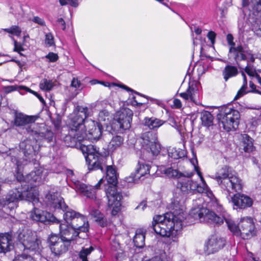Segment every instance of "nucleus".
<instances>
[{"label":"nucleus","instance_id":"obj_1","mask_svg":"<svg viewBox=\"0 0 261 261\" xmlns=\"http://www.w3.org/2000/svg\"><path fill=\"white\" fill-rule=\"evenodd\" d=\"M88 108L77 106L69 116L68 135L64 138L66 146L79 148L85 154L90 169L102 170L103 154L100 149L91 144L83 143L86 140H98L102 134L103 124L92 120L85 121Z\"/></svg>","mask_w":261,"mask_h":261},{"label":"nucleus","instance_id":"obj_2","mask_svg":"<svg viewBox=\"0 0 261 261\" xmlns=\"http://www.w3.org/2000/svg\"><path fill=\"white\" fill-rule=\"evenodd\" d=\"M201 199L196 200L195 206L189 213V216L200 222L208 223L211 224H221L225 220L229 229L237 236H241L243 239H248L255 234V225L251 217H246L241 218L237 225L232 220L231 217L224 212L222 217L217 216L213 212L201 206Z\"/></svg>","mask_w":261,"mask_h":261},{"label":"nucleus","instance_id":"obj_3","mask_svg":"<svg viewBox=\"0 0 261 261\" xmlns=\"http://www.w3.org/2000/svg\"><path fill=\"white\" fill-rule=\"evenodd\" d=\"M183 204V200L174 199L171 204V213L153 217L152 226L156 234L168 237L173 242L178 241L186 216Z\"/></svg>","mask_w":261,"mask_h":261},{"label":"nucleus","instance_id":"obj_4","mask_svg":"<svg viewBox=\"0 0 261 261\" xmlns=\"http://www.w3.org/2000/svg\"><path fill=\"white\" fill-rule=\"evenodd\" d=\"M48 204L55 209H61L65 212L64 219L65 222L60 223L62 233L68 238L75 240L81 232H87L89 229V223L87 218L75 211L70 209L66 205L63 199L58 196L57 194H48L46 195Z\"/></svg>","mask_w":261,"mask_h":261},{"label":"nucleus","instance_id":"obj_5","mask_svg":"<svg viewBox=\"0 0 261 261\" xmlns=\"http://www.w3.org/2000/svg\"><path fill=\"white\" fill-rule=\"evenodd\" d=\"M191 162L193 165L194 170L197 172L201 181V184L199 185L196 181L188 179H182L178 181L177 187L180 189L181 191L185 194L193 193L195 192L203 193L207 197V201L208 205L216 209L218 212H221V205L218 203L217 199L214 195L212 191L206 185L202 173L199 170L198 166L196 165L197 160L196 159L191 160Z\"/></svg>","mask_w":261,"mask_h":261},{"label":"nucleus","instance_id":"obj_6","mask_svg":"<svg viewBox=\"0 0 261 261\" xmlns=\"http://www.w3.org/2000/svg\"><path fill=\"white\" fill-rule=\"evenodd\" d=\"M226 38L228 44L230 46L228 54L229 58L233 59L237 62L239 68L241 69H243V68L241 66L240 62L245 61L247 63V66L241 72L243 82H247V80L245 73H247L251 77H256L258 82H261V78L256 73L255 68L251 65L255 59L254 55L252 53L251 50L244 49L241 45L236 47L233 42V37L231 34H228Z\"/></svg>","mask_w":261,"mask_h":261},{"label":"nucleus","instance_id":"obj_7","mask_svg":"<svg viewBox=\"0 0 261 261\" xmlns=\"http://www.w3.org/2000/svg\"><path fill=\"white\" fill-rule=\"evenodd\" d=\"M105 156L102 162V170L100 169L101 172L104 171V168L106 167V178L108 182L110 184L106 190V194L108 199V204L110 208H112L111 214L113 216L116 215L120 211L121 205V200L122 195L117 190L116 184L117 178L115 169L111 166H106L104 163ZM90 170V169L88 168ZM97 169L96 170H98ZM91 169H90L91 170Z\"/></svg>","mask_w":261,"mask_h":261},{"label":"nucleus","instance_id":"obj_8","mask_svg":"<svg viewBox=\"0 0 261 261\" xmlns=\"http://www.w3.org/2000/svg\"><path fill=\"white\" fill-rule=\"evenodd\" d=\"M47 135L48 137L46 138L45 137H44L43 133H40V135L38 134L36 135L37 137L34 139H27L20 143L19 148L23 152L25 159H18V157L13 155L12 156L11 158L12 162L14 163L17 166L18 174L17 178L18 180H21L20 178L18 179L19 176H22L23 177L22 174H20L21 167L23 165H27L28 162H34V161L36 160L35 156L36 155L37 149L38 148L37 141L39 139V137H43L44 139L47 140V142H49L52 140V133L48 132Z\"/></svg>","mask_w":261,"mask_h":261},{"label":"nucleus","instance_id":"obj_9","mask_svg":"<svg viewBox=\"0 0 261 261\" xmlns=\"http://www.w3.org/2000/svg\"><path fill=\"white\" fill-rule=\"evenodd\" d=\"M215 179L220 187L229 194L242 190L243 182L232 168L224 165L215 174Z\"/></svg>","mask_w":261,"mask_h":261},{"label":"nucleus","instance_id":"obj_10","mask_svg":"<svg viewBox=\"0 0 261 261\" xmlns=\"http://www.w3.org/2000/svg\"><path fill=\"white\" fill-rule=\"evenodd\" d=\"M17 239L20 243V248L24 251L39 252L42 248L41 241L35 231L27 227L19 228Z\"/></svg>","mask_w":261,"mask_h":261},{"label":"nucleus","instance_id":"obj_11","mask_svg":"<svg viewBox=\"0 0 261 261\" xmlns=\"http://www.w3.org/2000/svg\"><path fill=\"white\" fill-rule=\"evenodd\" d=\"M60 238L57 235L50 234L48 238L47 242L51 252L56 256H60L66 253L72 241L74 240L68 238L62 233V229L59 227Z\"/></svg>","mask_w":261,"mask_h":261},{"label":"nucleus","instance_id":"obj_12","mask_svg":"<svg viewBox=\"0 0 261 261\" xmlns=\"http://www.w3.org/2000/svg\"><path fill=\"white\" fill-rule=\"evenodd\" d=\"M240 118L239 112L229 107L225 108L218 116L219 126L227 132L238 128Z\"/></svg>","mask_w":261,"mask_h":261},{"label":"nucleus","instance_id":"obj_13","mask_svg":"<svg viewBox=\"0 0 261 261\" xmlns=\"http://www.w3.org/2000/svg\"><path fill=\"white\" fill-rule=\"evenodd\" d=\"M103 181V179H100L98 183L94 186L86 185L79 181H76L73 184V188L77 192L80 193L83 196L93 200L95 204L99 206L101 203V200L96 196V190L100 188Z\"/></svg>","mask_w":261,"mask_h":261},{"label":"nucleus","instance_id":"obj_14","mask_svg":"<svg viewBox=\"0 0 261 261\" xmlns=\"http://www.w3.org/2000/svg\"><path fill=\"white\" fill-rule=\"evenodd\" d=\"M35 118L32 116H27L22 113L16 114L14 124L17 126L25 128L28 133L34 136L40 133L37 130L38 125L35 123Z\"/></svg>","mask_w":261,"mask_h":261},{"label":"nucleus","instance_id":"obj_15","mask_svg":"<svg viewBox=\"0 0 261 261\" xmlns=\"http://www.w3.org/2000/svg\"><path fill=\"white\" fill-rule=\"evenodd\" d=\"M142 146L144 150L152 156L159 154L161 150V145L155 136L153 137L152 134L148 133L143 137Z\"/></svg>","mask_w":261,"mask_h":261},{"label":"nucleus","instance_id":"obj_16","mask_svg":"<svg viewBox=\"0 0 261 261\" xmlns=\"http://www.w3.org/2000/svg\"><path fill=\"white\" fill-rule=\"evenodd\" d=\"M29 217L33 221L43 223H55L59 224L60 223V220L52 214L37 208H34L30 212Z\"/></svg>","mask_w":261,"mask_h":261},{"label":"nucleus","instance_id":"obj_17","mask_svg":"<svg viewBox=\"0 0 261 261\" xmlns=\"http://www.w3.org/2000/svg\"><path fill=\"white\" fill-rule=\"evenodd\" d=\"M133 116V111L126 108H123L116 113L115 119L119 124L120 129L126 130L130 127Z\"/></svg>","mask_w":261,"mask_h":261},{"label":"nucleus","instance_id":"obj_18","mask_svg":"<svg viewBox=\"0 0 261 261\" xmlns=\"http://www.w3.org/2000/svg\"><path fill=\"white\" fill-rule=\"evenodd\" d=\"M225 244V240L218 236H212L205 243L204 246V252L208 255L218 251Z\"/></svg>","mask_w":261,"mask_h":261},{"label":"nucleus","instance_id":"obj_19","mask_svg":"<svg viewBox=\"0 0 261 261\" xmlns=\"http://www.w3.org/2000/svg\"><path fill=\"white\" fill-rule=\"evenodd\" d=\"M151 166L149 164H146L143 162H139L136 167L135 173L126 178L127 182H137L139 180H142L143 177L149 175Z\"/></svg>","mask_w":261,"mask_h":261},{"label":"nucleus","instance_id":"obj_20","mask_svg":"<svg viewBox=\"0 0 261 261\" xmlns=\"http://www.w3.org/2000/svg\"><path fill=\"white\" fill-rule=\"evenodd\" d=\"M231 200L236 209H245L251 207L253 204V200L250 197L241 193L234 194Z\"/></svg>","mask_w":261,"mask_h":261},{"label":"nucleus","instance_id":"obj_21","mask_svg":"<svg viewBox=\"0 0 261 261\" xmlns=\"http://www.w3.org/2000/svg\"><path fill=\"white\" fill-rule=\"evenodd\" d=\"M120 87L125 88L127 90H129L133 92L135 94L138 95V97H137L135 95H133L132 98L133 99V101L132 102V103L134 105H136L137 106H143L144 105L146 104L148 100L153 101L159 105L162 103L160 101H159L157 99L142 94L137 91H135L124 85L120 86Z\"/></svg>","mask_w":261,"mask_h":261},{"label":"nucleus","instance_id":"obj_22","mask_svg":"<svg viewBox=\"0 0 261 261\" xmlns=\"http://www.w3.org/2000/svg\"><path fill=\"white\" fill-rule=\"evenodd\" d=\"M257 83L258 85H255L253 83H249L248 87L247 83H245L238 91L234 99L237 100L249 92H255L261 94V83Z\"/></svg>","mask_w":261,"mask_h":261},{"label":"nucleus","instance_id":"obj_23","mask_svg":"<svg viewBox=\"0 0 261 261\" xmlns=\"http://www.w3.org/2000/svg\"><path fill=\"white\" fill-rule=\"evenodd\" d=\"M160 170L168 178H178L182 176L190 177L194 175L193 172L181 173L172 167L165 168L163 167H161Z\"/></svg>","mask_w":261,"mask_h":261},{"label":"nucleus","instance_id":"obj_24","mask_svg":"<svg viewBox=\"0 0 261 261\" xmlns=\"http://www.w3.org/2000/svg\"><path fill=\"white\" fill-rule=\"evenodd\" d=\"M184 83L186 84V86H187L188 88L186 92L179 93V96L185 100H190L194 102V95L195 93H196L197 90L193 87L194 83H182L180 89L182 88Z\"/></svg>","mask_w":261,"mask_h":261},{"label":"nucleus","instance_id":"obj_25","mask_svg":"<svg viewBox=\"0 0 261 261\" xmlns=\"http://www.w3.org/2000/svg\"><path fill=\"white\" fill-rule=\"evenodd\" d=\"M90 214L100 226L105 227L107 226V220L98 210L91 207L90 208Z\"/></svg>","mask_w":261,"mask_h":261},{"label":"nucleus","instance_id":"obj_26","mask_svg":"<svg viewBox=\"0 0 261 261\" xmlns=\"http://www.w3.org/2000/svg\"><path fill=\"white\" fill-rule=\"evenodd\" d=\"M164 122V121L155 117H145L143 120V124L149 129H153L160 127Z\"/></svg>","mask_w":261,"mask_h":261},{"label":"nucleus","instance_id":"obj_27","mask_svg":"<svg viewBox=\"0 0 261 261\" xmlns=\"http://www.w3.org/2000/svg\"><path fill=\"white\" fill-rule=\"evenodd\" d=\"M8 234L0 233V253H6L13 247Z\"/></svg>","mask_w":261,"mask_h":261},{"label":"nucleus","instance_id":"obj_28","mask_svg":"<svg viewBox=\"0 0 261 261\" xmlns=\"http://www.w3.org/2000/svg\"><path fill=\"white\" fill-rule=\"evenodd\" d=\"M168 156L170 158L177 160L184 158L187 155V151L185 149L170 148L168 150Z\"/></svg>","mask_w":261,"mask_h":261},{"label":"nucleus","instance_id":"obj_29","mask_svg":"<svg viewBox=\"0 0 261 261\" xmlns=\"http://www.w3.org/2000/svg\"><path fill=\"white\" fill-rule=\"evenodd\" d=\"M238 73V70L236 66L226 65L222 72V74L225 81H227L231 77L236 76Z\"/></svg>","mask_w":261,"mask_h":261},{"label":"nucleus","instance_id":"obj_30","mask_svg":"<svg viewBox=\"0 0 261 261\" xmlns=\"http://www.w3.org/2000/svg\"><path fill=\"white\" fill-rule=\"evenodd\" d=\"M133 241L135 245L138 248H142L145 245V233L142 229H137Z\"/></svg>","mask_w":261,"mask_h":261},{"label":"nucleus","instance_id":"obj_31","mask_svg":"<svg viewBox=\"0 0 261 261\" xmlns=\"http://www.w3.org/2000/svg\"><path fill=\"white\" fill-rule=\"evenodd\" d=\"M123 141V138L120 136L116 135L113 136L108 145L109 149L111 151L117 149L122 145Z\"/></svg>","mask_w":261,"mask_h":261},{"label":"nucleus","instance_id":"obj_32","mask_svg":"<svg viewBox=\"0 0 261 261\" xmlns=\"http://www.w3.org/2000/svg\"><path fill=\"white\" fill-rule=\"evenodd\" d=\"M242 143L243 149L245 152H250L253 149V143L252 139L247 134H243L241 136Z\"/></svg>","mask_w":261,"mask_h":261},{"label":"nucleus","instance_id":"obj_33","mask_svg":"<svg viewBox=\"0 0 261 261\" xmlns=\"http://www.w3.org/2000/svg\"><path fill=\"white\" fill-rule=\"evenodd\" d=\"M252 31L258 37H261V18L258 17L252 20L249 19Z\"/></svg>","mask_w":261,"mask_h":261},{"label":"nucleus","instance_id":"obj_34","mask_svg":"<svg viewBox=\"0 0 261 261\" xmlns=\"http://www.w3.org/2000/svg\"><path fill=\"white\" fill-rule=\"evenodd\" d=\"M41 171L40 170H37L35 171H32L30 173L28 174L25 177V180L28 182H40L41 180V176L40 175Z\"/></svg>","mask_w":261,"mask_h":261},{"label":"nucleus","instance_id":"obj_35","mask_svg":"<svg viewBox=\"0 0 261 261\" xmlns=\"http://www.w3.org/2000/svg\"><path fill=\"white\" fill-rule=\"evenodd\" d=\"M201 119L203 125L210 126L213 124V116L208 111H205L201 114Z\"/></svg>","mask_w":261,"mask_h":261},{"label":"nucleus","instance_id":"obj_36","mask_svg":"<svg viewBox=\"0 0 261 261\" xmlns=\"http://www.w3.org/2000/svg\"><path fill=\"white\" fill-rule=\"evenodd\" d=\"M83 88L81 83H70L68 89L71 96L74 97Z\"/></svg>","mask_w":261,"mask_h":261},{"label":"nucleus","instance_id":"obj_37","mask_svg":"<svg viewBox=\"0 0 261 261\" xmlns=\"http://www.w3.org/2000/svg\"><path fill=\"white\" fill-rule=\"evenodd\" d=\"M97 119L98 121L97 122L98 123L107 125L109 121V112L105 110L101 111L99 113Z\"/></svg>","mask_w":261,"mask_h":261},{"label":"nucleus","instance_id":"obj_38","mask_svg":"<svg viewBox=\"0 0 261 261\" xmlns=\"http://www.w3.org/2000/svg\"><path fill=\"white\" fill-rule=\"evenodd\" d=\"M27 87L25 86H9L5 87L3 89L5 93H8L17 90L21 94H23L22 92V90H26Z\"/></svg>","mask_w":261,"mask_h":261},{"label":"nucleus","instance_id":"obj_39","mask_svg":"<svg viewBox=\"0 0 261 261\" xmlns=\"http://www.w3.org/2000/svg\"><path fill=\"white\" fill-rule=\"evenodd\" d=\"M94 250L92 247L83 249L79 253V256L80 261H88L87 256Z\"/></svg>","mask_w":261,"mask_h":261},{"label":"nucleus","instance_id":"obj_40","mask_svg":"<svg viewBox=\"0 0 261 261\" xmlns=\"http://www.w3.org/2000/svg\"><path fill=\"white\" fill-rule=\"evenodd\" d=\"M3 30L16 36H19L21 33V30L18 25H12L10 28L4 29Z\"/></svg>","mask_w":261,"mask_h":261},{"label":"nucleus","instance_id":"obj_41","mask_svg":"<svg viewBox=\"0 0 261 261\" xmlns=\"http://www.w3.org/2000/svg\"><path fill=\"white\" fill-rule=\"evenodd\" d=\"M145 261H168L167 255L165 251L161 252L159 255H155L152 258Z\"/></svg>","mask_w":261,"mask_h":261},{"label":"nucleus","instance_id":"obj_42","mask_svg":"<svg viewBox=\"0 0 261 261\" xmlns=\"http://www.w3.org/2000/svg\"><path fill=\"white\" fill-rule=\"evenodd\" d=\"M59 2L62 6L69 5L76 8L79 5L78 0H59Z\"/></svg>","mask_w":261,"mask_h":261},{"label":"nucleus","instance_id":"obj_43","mask_svg":"<svg viewBox=\"0 0 261 261\" xmlns=\"http://www.w3.org/2000/svg\"><path fill=\"white\" fill-rule=\"evenodd\" d=\"M13 261H36L31 255H27L24 253L18 254L15 256Z\"/></svg>","mask_w":261,"mask_h":261},{"label":"nucleus","instance_id":"obj_44","mask_svg":"<svg viewBox=\"0 0 261 261\" xmlns=\"http://www.w3.org/2000/svg\"><path fill=\"white\" fill-rule=\"evenodd\" d=\"M10 9L11 13L15 16L20 14L19 11V9H21L22 11H23L21 6L18 2H16L14 4L12 5L10 7Z\"/></svg>","mask_w":261,"mask_h":261},{"label":"nucleus","instance_id":"obj_45","mask_svg":"<svg viewBox=\"0 0 261 261\" xmlns=\"http://www.w3.org/2000/svg\"><path fill=\"white\" fill-rule=\"evenodd\" d=\"M45 43L48 46L55 45L54 37L51 33H47L45 35Z\"/></svg>","mask_w":261,"mask_h":261},{"label":"nucleus","instance_id":"obj_46","mask_svg":"<svg viewBox=\"0 0 261 261\" xmlns=\"http://www.w3.org/2000/svg\"><path fill=\"white\" fill-rule=\"evenodd\" d=\"M13 39L14 40V49L13 51L15 52H17L19 54L20 56H22V54L21 53V51L24 50V48L22 46V44L20 42H18L16 40H14V39L13 38Z\"/></svg>","mask_w":261,"mask_h":261},{"label":"nucleus","instance_id":"obj_47","mask_svg":"<svg viewBox=\"0 0 261 261\" xmlns=\"http://www.w3.org/2000/svg\"><path fill=\"white\" fill-rule=\"evenodd\" d=\"M54 83H40V88L44 91H48L51 90L54 87Z\"/></svg>","mask_w":261,"mask_h":261},{"label":"nucleus","instance_id":"obj_48","mask_svg":"<svg viewBox=\"0 0 261 261\" xmlns=\"http://www.w3.org/2000/svg\"><path fill=\"white\" fill-rule=\"evenodd\" d=\"M253 9L257 12L261 11V0H250Z\"/></svg>","mask_w":261,"mask_h":261},{"label":"nucleus","instance_id":"obj_49","mask_svg":"<svg viewBox=\"0 0 261 261\" xmlns=\"http://www.w3.org/2000/svg\"><path fill=\"white\" fill-rule=\"evenodd\" d=\"M112 242L111 243V249L113 251H117L121 249L120 244L118 241L115 237L114 239H111Z\"/></svg>","mask_w":261,"mask_h":261},{"label":"nucleus","instance_id":"obj_50","mask_svg":"<svg viewBox=\"0 0 261 261\" xmlns=\"http://www.w3.org/2000/svg\"><path fill=\"white\" fill-rule=\"evenodd\" d=\"M45 58L47 59L50 62H55L58 60V56L57 54L50 52L45 56Z\"/></svg>","mask_w":261,"mask_h":261},{"label":"nucleus","instance_id":"obj_51","mask_svg":"<svg viewBox=\"0 0 261 261\" xmlns=\"http://www.w3.org/2000/svg\"><path fill=\"white\" fill-rule=\"evenodd\" d=\"M32 21L33 22L38 24L40 25H41V26L45 25V22L44 19H43L40 17L35 16L32 18Z\"/></svg>","mask_w":261,"mask_h":261},{"label":"nucleus","instance_id":"obj_52","mask_svg":"<svg viewBox=\"0 0 261 261\" xmlns=\"http://www.w3.org/2000/svg\"><path fill=\"white\" fill-rule=\"evenodd\" d=\"M207 37L208 39L210 40L212 44L214 45L215 43L216 34L214 32L211 31L207 33Z\"/></svg>","mask_w":261,"mask_h":261},{"label":"nucleus","instance_id":"obj_53","mask_svg":"<svg viewBox=\"0 0 261 261\" xmlns=\"http://www.w3.org/2000/svg\"><path fill=\"white\" fill-rule=\"evenodd\" d=\"M57 24L59 27L62 30H65L66 29L65 22L62 18H59L57 20Z\"/></svg>","mask_w":261,"mask_h":261},{"label":"nucleus","instance_id":"obj_54","mask_svg":"<svg viewBox=\"0 0 261 261\" xmlns=\"http://www.w3.org/2000/svg\"><path fill=\"white\" fill-rule=\"evenodd\" d=\"M25 91H28V92H29L30 93H33L34 95H35L36 97H37L38 98L39 100L42 103H44L45 102L43 97L41 95H40L39 94H38L36 92L32 90L31 89H29V88H27V87L26 88Z\"/></svg>","mask_w":261,"mask_h":261},{"label":"nucleus","instance_id":"obj_55","mask_svg":"<svg viewBox=\"0 0 261 261\" xmlns=\"http://www.w3.org/2000/svg\"><path fill=\"white\" fill-rule=\"evenodd\" d=\"M173 106L174 108L180 109L182 107V104L181 101L177 98L174 99L173 101Z\"/></svg>","mask_w":261,"mask_h":261},{"label":"nucleus","instance_id":"obj_56","mask_svg":"<svg viewBox=\"0 0 261 261\" xmlns=\"http://www.w3.org/2000/svg\"><path fill=\"white\" fill-rule=\"evenodd\" d=\"M116 251L117 252L115 254V256L117 261H119L121 260V258L123 256V251L121 249H120Z\"/></svg>","mask_w":261,"mask_h":261},{"label":"nucleus","instance_id":"obj_57","mask_svg":"<svg viewBox=\"0 0 261 261\" xmlns=\"http://www.w3.org/2000/svg\"><path fill=\"white\" fill-rule=\"evenodd\" d=\"M99 84H101V85H103L105 87H108L109 88H112L116 86H119L118 85L116 84V83H99Z\"/></svg>","mask_w":261,"mask_h":261},{"label":"nucleus","instance_id":"obj_58","mask_svg":"<svg viewBox=\"0 0 261 261\" xmlns=\"http://www.w3.org/2000/svg\"><path fill=\"white\" fill-rule=\"evenodd\" d=\"M146 203L145 202H142L140 204L136 207V208L141 209L144 210V208L146 207Z\"/></svg>","mask_w":261,"mask_h":261},{"label":"nucleus","instance_id":"obj_59","mask_svg":"<svg viewBox=\"0 0 261 261\" xmlns=\"http://www.w3.org/2000/svg\"><path fill=\"white\" fill-rule=\"evenodd\" d=\"M194 32L197 35H200L201 33L202 30L199 28H195L194 30Z\"/></svg>","mask_w":261,"mask_h":261},{"label":"nucleus","instance_id":"obj_60","mask_svg":"<svg viewBox=\"0 0 261 261\" xmlns=\"http://www.w3.org/2000/svg\"><path fill=\"white\" fill-rule=\"evenodd\" d=\"M197 70H200V71L203 70V67L201 66H199L198 68H197Z\"/></svg>","mask_w":261,"mask_h":261},{"label":"nucleus","instance_id":"obj_61","mask_svg":"<svg viewBox=\"0 0 261 261\" xmlns=\"http://www.w3.org/2000/svg\"><path fill=\"white\" fill-rule=\"evenodd\" d=\"M89 82H102V81H99V80H92L90 81Z\"/></svg>","mask_w":261,"mask_h":261},{"label":"nucleus","instance_id":"obj_62","mask_svg":"<svg viewBox=\"0 0 261 261\" xmlns=\"http://www.w3.org/2000/svg\"><path fill=\"white\" fill-rule=\"evenodd\" d=\"M239 27L240 30L242 31V30L243 25L241 27L240 23H239Z\"/></svg>","mask_w":261,"mask_h":261},{"label":"nucleus","instance_id":"obj_63","mask_svg":"<svg viewBox=\"0 0 261 261\" xmlns=\"http://www.w3.org/2000/svg\"><path fill=\"white\" fill-rule=\"evenodd\" d=\"M110 80H115V79H114V77H112V76H110V79H109Z\"/></svg>","mask_w":261,"mask_h":261},{"label":"nucleus","instance_id":"obj_64","mask_svg":"<svg viewBox=\"0 0 261 261\" xmlns=\"http://www.w3.org/2000/svg\"><path fill=\"white\" fill-rule=\"evenodd\" d=\"M2 216H3V215H2V211L0 210V217H2Z\"/></svg>","mask_w":261,"mask_h":261}]
</instances>
